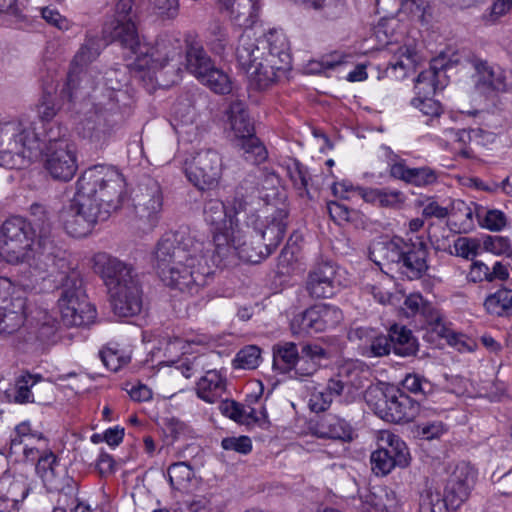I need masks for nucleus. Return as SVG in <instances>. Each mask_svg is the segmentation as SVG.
Segmentation results:
<instances>
[{
  "label": "nucleus",
  "instance_id": "nucleus-1",
  "mask_svg": "<svg viewBox=\"0 0 512 512\" xmlns=\"http://www.w3.org/2000/svg\"><path fill=\"white\" fill-rule=\"evenodd\" d=\"M92 268L109 288L112 310L118 317H132L142 310V290L133 268L106 252H97Z\"/></svg>",
  "mask_w": 512,
  "mask_h": 512
},
{
  "label": "nucleus",
  "instance_id": "nucleus-2",
  "mask_svg": "<svg viewBox=\"0 0 512 512\" xmlns=\"http://www.w3.org/2000/svg\"><path fill=\"white\" fill-rule=\"evenodd\" d=\"M125 188L124 176L112 166L88 168L77 181V191L106 219L122 206Z\"/></svg>",
  "mask_w": 512,
  "mask_h": 512
},
{
  "label": "nucleus",
  "instance_id": "nucleus-3",
  "mask_svg": "<svg viewBox=\"0 0 512 512\" xmlns=\"http://www.w3.org/2000/svg\"><path fill=\"white\" fill-rule=\"evenodd\" d=\"M428 255V247L420 238L406 241L395 237L389 241H375L369 248V257L375 264L394 265L410 280L420 279L427 272Z\"/></svg>",
  "mask_w": 512,
  "mask_h": 512
},
{
  "label": "nucleus",
  "instance_id": "nucleus-4",
  "mask_svg": "<svg viewBox=\"0 0 512 512\" xmlns=\"http://www.w3.org/2000/svg\"><path fill=\"white\" fill-rule=\"evenodd\" d=\"M231 233H217L214 236L213 263L218 267H227L238 258L248 263H259L272 251L259 239L247 243L246 235L230 220Z\"/></svg>",
  "mask_w": 512,
  "mask_h": 512
},
{
  "label": "nucleus",
  "instance_id": "nucleus-5",
  "mask_svg": "<svg viewBox=\"0 0 512 512\" xmlns=\"http://www.w3.org/2000/svg\"><path fill=\"white\" fill-rule=\"evenodd\" d=\"M34 237L37 235L31 231L27 221L20 217L6 220L0 230V255L12 264L28 262L37 258L46 267L57 265V261L45 262L44 257H39L38 245L34 248Z\"/></svg>",
  "mask_w": 512,
  "mask_h": 512
},
{
  "label": "nucleus",
  "instance_id": "nucleus-6",
  "mask_svg": "<svg viewBox=\"0 0 512 512\" xmlns=\"http://www.w3.org/2000/svg\"><path fill=\"white\" fill-rule=\"evenodd\" d=\"M38 149L33 132L19 121H9L0 127V166L20 169L30 163L33 150Z\"/></svg>",
  "mask_w": 512,
  "mask_h": 512
},
{
  "label": "nucleus",
  "instance_id": "nucleus-7",
  "mask_svg": "<svg viewBox=\"0 0 512 512\" xmlns=\"http://www.w3.org/2000/svg\"><path fill=\"white\" fill-rule=\"evenodd\" d=\"M203 252L204 242L190 233H166L158 241L154 252L157 272L163 273L165 278L172 279L175 271L171 266L189 261L190 257Z\"/></svg>",
  "mask_w": 512,
  "mask_h": 512
},
{
  "label": "nucleus",
  "instance_id": "nucleus-8",
  "mask_svg": "<svg viewBox=\"0 0 512 512\" xmlns=\"http://www.w3.org/2000/svg\"><path fill=\"white\" fill-rule=\"evenodd\" d=\"M261 48L265 52L264 61L267 67L264 71L254 72V77L260 89H266L291 69L289 43L282 31L271 29L260 38Z\"/></svg>",
  "mask_w": 512,
  "mask_h": 512
},
{
  "label": "nucleus",
  "instance_id": "nucleus-9",
  "mask_svg": "<svg viewBox=\"0 0 512 512\" xmlns=\"http://www.w3.org/2000/svg\"><path fill=\"white\" fill-rule=\"evenodd\" d=\"M182 53L181 41L170 35H161L155 41L154 46L148 50H143L140 45L136 55L133 67L142 80L145 76L149 77L151 82L159 83L156 73L166 67L171 61L180 57Z\"/></svg>",
  "mask_w": 512,
  "mask_h": 512
},
{
  "label": "nucleus",
  "instance_id": "nucleus-10",
  "mask_svg": "<svg viewBox=\"0 0 512 512\" xmlns=\"http://www.w3.org/2000/svg\"><path fill=\"white\" fill-rule=\"evenodd\" d=\"M99 55L94 39H88L74 56L67 75L66 83L61 91L63 97L74 101L89 95L96 86L93 70L88 64Z\"/></svg>",
  "mask_w": 512,
  "mask_h": 512
},
{
  "label": "nucleus",
  "instance_id": "nucleus-11",
  "mask_svg": "<svg viewBox=\"0 0 512 512\" xmlns=\"http://www.w3.org/2000/svg\"><path fill=\"white\" fill-rule=\"evenodd\" d=\"M35 470L48 491L61 495V501L74 499L78 495V482L68 474L52 451H44L38 457Z\"/></svg>",
  "mask_w": 512,
  "mask_h": 512
},
{
  "label": "nucleus",
  "instance_id": "nucleus-12",
  "mask_svg": "<svg viewBox=\"0 0 512 512\" xmlns=\"http://www.w3.org/2000/svg\"><path fill=\"white\" fill-rule=\"evenodd\" d=\"M60 221L72 237L82 238L91 233L98 221H105L96 205H92L78 191L67 206L60 211Z\"/></svg>",
  "mask_w": 512,
  "mask_h": 512
},
{
  "label": "nucleus",
  "instance_id": "nucleus-13",
  "mask_svg": "<svg viewBox=\"0 0 512 512\" xmlns=\"http://www.w3.org/2000/svg\"><path fill=\"white\" fill-rule=\"evenodd\" d=\"M68 281L63 284L58 306L61 321L66 326H85L94 322L96 318L95 308L87 301L80 289V281L72 279V287Z\"/></svg>",
  "mask_w": 512,
  "mask_h": 512
},
{
  "label": "nucleus",
  "instance_id": "nucleus-14",
  "mask_svg": "<svg viewBox=\"0 0 512 512\" xmlns=\"http://www.w3.org/2000/svg\"><path fill=\"white\" fill-rule=\"evenodd\" d=\"M172 268L175 271L172 274V279L165 278V275L160 273L161 280L165 285L191 295L198 293L200 287L207 283V278L212 273L204 252L195 257L192 256L189 261H183Z\"/></svg>",
  "mask_w": 512,
  "mask_h": 512
},
{
  "label": "nucleus",
  "instance_id": "nucleus-15",
  "mask_svg": "<svg viewBox=\"0 0 512 512\" xmlns=\"http://www.w3.org/2000/svg\"><path fill=\"white\" fill-rule=\"evenodd\" d=\"M380 397L374 404L375 413L385 421L404 423L414 420L420 411L419 403L396 388L379 392Z\"/></svg>",
  "mask_w": 512,
  "mask_h": 512
},
{
  "label": "nucleus",
  "instance_id": "nucleus-16",
  "mask_svg": "<svg viewBox=\"0 0 512 512\" xmlns=\"http://www.w3.org/2000/svg\"><path fill=\"white\" fill-rule=\"evenodd\" d=\"M45 168L59 181H70L78 170L74 145L65 137L50 139L46 146Z\"/></svg>",
  "mask_w": 512,
  "mask_h": 512
},
{
  "label": "nucleus",
  "instance_id": "nucleus-17",
  "mask_svg": "<svg viewBox=\"0 0 512 512\" xmlns=\"http://www.w3.org/2000/svg\"><path fill=\"white\" fill-rule=\"evenodd\" d=\"M134 1L118 0L115 7V18L104 28V32L113 42H118L131 53H137L140 46L137 29L132 19Z\"/></svg>",
  "mask_w": 512,
  "mask_h": 512
},
{
  "label": "nucleus",
  "instance_id": "nucleus-18",
  "mask_svg": "<svg viewBox=\"0 0 512 512\" xmlns=\"http://www.w3.org/2000/svg\"><path fill=\"white\" fill-rule=\"evenodd\" d=\"M222 168L220 154L215 150L208 149L198 152L191 161L186 162L185 173L194 186L204 190L218 184Z\"/></svg>",
  "mask_w": 512,
  "mask_h": 512
},
{
  "label": "nucleus",
  "instance_id": "nucleus-19",
  "mask_svg": "<svg viewBox=\"0 0 512 512\" xmlns=\"http://www.w3.org/2000/svg\"><path fill=\"white\" fill-rule=\"evenodd\" d=\"M163 209V193L160 184L154 179H147L139 185L134 197L135 216L148 229L154 228Z\"/></svg>",
  "mask_w": 512,
  "mask_h": 512
},
{
  "label": "nucleus",
  "instance_id": "nucleus-20",
  "mask_svg": "<svg viewBox=\"0 0 512 512\" xmlns=\"http://www.w3.org/2000/svg\"><path fill=\"white\" fill-rule=\"evenodd\" d=\"M265 52L261 48L260 38H257L251 30H245L238 38L235 48V57L239 67L244 70L252 86L260 89L259 83L254 77V72L264 71L267 67L264 61Z\"/></svg>",
  "mask_w": 512,
  "mask_h": 512
},
{
  "label": "nucleus",
  "instance_id": "nucleus-21",
  "mask_svg": "<svg viewBox=\"0 0 512 512\" xmlns=\"http://www.w3.org/2000/svg\"><path fill=\"white\" fill-rule=\"evenodd\" d=\"M30 214L31 220L28 224L31 231L37 235L39 257H44L45 261H52L53 263L62 260L63 251L54 240L52 223L45 207L37 203L32 204Z\"/></svg>",
  "mask_w": 512,
  "mask_h": 512
},
{
  "label": "nucleus",
  "instance_id": "nucleus-22",
  "mask_svg": "<svg viewBox=\"0 0 512 512\" xmlns=\"http://www.w3.org/2000/svg\"><path fill=\"white\" fill-rule=\"evenodd\" d=\"M475 70V89L482 94L490 95L494 92H507L512 90V71H505L490 65L487 61L475 58L471 61Z\"/></svg>",
  "mask_w": 512,
  "mask_h": 512
},
{
  "label": "nucleus",
  "instance_id": "nucleus-23",
  "mask_svg": "<svg viewBox=\"0 0 512 512\" xmlns=\"http://www.w3.org/2000/svg\"><path fill=\"white\" fill-rule=\"evenodd\" d=\"M243 184L238 187L237 196L233 201L234 216H231L224 203L219 199H209L204 203L203 216L205 222L213 227V237L217 233H231L230 220L233 219L234 225H238L237 215L245 211L247 201L243 199Z\"/></svg>",
  "mask_w": 512,
  "mask_h": 512
},
{
  "label": "nucleus",
  "instance_id": "nucleus-24",
  "mask_svg": "<svg viewBox=\"0 0 512 512\" xmlns=\"http://www.w3.org/2000/svg\"><path fill=\"white\" fill-rule=\"evenodd\" d=\"M384 150L391 177L416 187L431 186L438 181V174L434 169L428 166L410 168L391 148L384 147Z\"/></svg>",
  "mask_w": 512,
  "mask_h": 512
},
{
  "label": "nucleus",
  "instance_id": "nucleus-25",
  "mask_svg": "<svg viewBox=\"0 0 512 512\" xmlns=\"http://www.w3.org/2000/svg\"><path fill=\"white\" fill-rule=\"evenodd\" d=\"M475 479L476 472L468 463L460 462L454 466L444 488L450 508L457 509L468 499Z\"/></svg>",
  "mask_w": 512,
  "mask_h": 512
},
{
  "label": "nucleus",
  "instance_id": "nucleus-26",
  "mask_svg": "<svg viewBox=\"0 0 512 512\" xmlns=\"http://www.w3.org/2000/svg\"><path fill=\"white\" fill-rule=\"evenodd\" d=\"M341 320L339 308L322 303L306 309L300 316L299 325L307 333H318L335 327Z\"/></svg>",
  "mask_w": 512,
  "mask_h": 512
},
{
  "label": "nucleus",
  "instance_id": "nucleus-27",
  "mask_svg": "<svg viewBox=\"0 0 512 512\" xmlns=\"http://www.w3.org/2000/svg\"><path fill=\"white\" fill-rule=\"evenodd\" d=\"M336 269L329 262L317 264L309 273L305 289L315 299L330 298L335 294Z\"/></svg>",
  "mask_w": 512,
  "mask_h": 512
},
{
  "label": "nucleus",
  "instance_id": "nucleus-28",
  "mask_svg": "<svg viewBox=\"0 0 512 512\" xmlns=\"http://www.w3.org/2000/svg\"><path fill=\"white\" fill-rule=\"evenodd\" d=\"M78 133L96 148H102L112 137L113 125L104 113L95 111L80 122Z\"/></svg>",
  "mask_w": 512,
  "mask_h": 512
},
{
  "label": "nucleus",
  "instance_id": "nucleus-29",
  "mask_svg": "<svg viewBox=\"0 0 512 512\" xmlns=\"http://www.w3.org/2000/svg\"><path fill=\"white\" fill-rule=\"evenodd\" d=\"M313 435L318 438L350 442L353 440L354 431L350 423L335 415H323L312 427Z\"/></svg>",
  "mask_w": 512,
  "mask_h": 512
},
{
  "label": "nucleus",
  "instance_id": "nucleus-30",
  "mask_svg": "<svg viewBox=\"0 0 512 512\" xmlns=\"http://www.w3.org/2000/svg\"><path fill=\"white\" fill-rule=\"evenodd\" d=\"M288 211L286 208H277L266 217L264 229L257 234L259 238L272 252L278 247L284 238L287 228Z\"/></svg>",
  "mask_w": 512,
  "mask_h": 512
},
{
  "label": "nucleus",
  "instance_id": "nucleus-31",
  "mask_svg": "<svg viewBox=\"0 0 512 512\" xmlns=\"http://www.w3.org/2000/svg\"><path fill=\"white\" fill-rule=\"evenodd\" d=\"M230 20L240 27H251L258 18L259 0H218Z\"/></svg>",
  "mask_w": 512,
  "mask_h": 512
},
{
  "label": "nucleus",
  "instance_id": "nucleus-32",
  "mask_svg": "<svg viewBox=\"0 0 512 512\" xmlns=\"http://www.w3.org/2000/svg\"><path fill=\"white\" fill-rule=\"evenodd\" d=\"M26 298L12 297L9 303L0 306V334H12L25 322Z\"/></svg>",
  "mask_w": 512,
  "mask_h": 512
},
{
  "label": "nucleus",
  "instance_id": "nucleus-33",
  "mask_svg": "<svg viewBox=\"0 0 512 512\" xmlns=\"http://www.w3.org/2000/svg\"><path fill=\"white\" fill-rule=\"evenodd\" d=\"M225 391L226 378L216 369L206 371L196 384L197 396L208 403L219 400Z\"/></svg>",
  "mask_w": 512,
  "mask_h": 512
},
{
  "label": "nucleus",
  "instance_id": "nucleus-34",
  "mask_svg": "<svg viewBox=\"0 0 512 512\" xmlns=\"http://www.w3.org/2000/svg\"><path fill=\"white\" fill-rule=\"evenodd\" d=\"M226 114L227 124L237 139L241 140L255 134L254 125L244 102L240 100L231 102Z\"/></svg>",
  "mask_w": 512,
  "mask_h": 512
},
{
  "label": "nucleus",
  "instance_id": "nucleus-35",
  "mask_svg": "<svg viewBox=\"0 0 512 512\" xmlns=\"http://www.w3.org/2000/svg\"><path fill=\"white\" fill-rule=\"evenodd\" d=\"M389 338L392 351L401 357L414 356L418 351L417 339L405 326L394 324L390 327Z\"/></svg>",
  "mask_w": 512,
  "mask_h": 512
},
{
  "label": "nucleus",
  "instance_id": "nucleus-36",
  "mask_svg": "<svg viewBox=\"0 0 512 512\" xmlns=\"http://www.w3.org/2000/svg\"><path fill=\"white\" fill-rule=\"evenodd\" d=\"M214 63L207 54L203 46L199 43L192 42L186 49V69L198 80L206 74Z\"/></svg>",
  "mask_w": 512,
  "mask_h": 512
},
{
  "label": "nucleus",
  "instance_id": "nucleus-37",
  "mask_svg": "<svg viewBox=\"0 0 512 512\" xmlns=\"http://www.w3.org/2000/svg\"><path fill=\"white\" fill-rule=\"evenodd\" d=\"M359 384V371L350 365H345L328 380L325 389L334 399L341 396L345 390L350 391L352 387H357Z\"/></svg>",
  "mask_w": 512,
  "mask_h": 512
},
{
  "label": "nucleus",
  "instance_id": "nucleus-38",
  "mask_svg": "<svg viewBox=\"0 0 512 512\" xmlns=\"http://www.w3.org/2000/svg\"><path fill=\"white\" fill-rule=\"evenodd\" d=\"M381 449L389 454L390 458L399 467H406L410 461V454L405 442L389 431H382L380 436Z\"/></svg>",
  "mask_w": 512,
  "mask_h": 512
},
{
  "label": "nucleus",
  "instance_id": "nucleus-39",
  "mask_svg": "<svg viewBox=\"0 0 512 512\" xmlns=\"http://www.w3.org/2000/svg\"><path fill=\"white\" fill-rule=\"evenodd\" d=\"M25 321L30 327L38 330L41 338H49L57 330V320L42 308H35L29 313L25 311Z\"/></svg>",
  "mask_w": 512,
  "mask_h": 512
},
{
  "label": "nucleus",
  "instance_id": "nucleus-40",
  "mask_svg": "<svg viewBox=\"0 0 512 512\" xmlns=\"http://www.w3.org/2000/svg\"><path fill=\"white\" fill-rule=\"evenodd\" d=\"M206 45L214 55L224 58L230 46L227 27L219 22L212 23L207 31Z\"/></svg>",
  "mask_w": 512,
  "mask_h": 512
},
{
  "label": "nucleus",
  "instance_id": "nucleus-41",
  "mask_svg": "<svg viewBox=\"0 0 512 512\" xmlns=\"http://www.w3.org/2000/svg\"><path fill=\"white\" fill-rule=\"evenodd\" d=\"M299 355L294 342H280L273 346L274 366L282 372H291L296 360H299Z\"/></svg>",
  "mask_w": 512,
  "mask_h": 512
},
{
  "label": "nucleus",
  "instance_id": "nucleus-42",
  "mask_svg": "<svg viewBox=\"0 0 512 512\" xmlns=\"http://www.w3.org/2000/svg\"><path fill=\"white\" fill-rule=\"evenodd\" d=\"M42 380L39 374L33 375L28 372L20 375L14 385L13 401L18 404L33 403L34 394L32 389Z\"/></svg>",
  "mask_w": 512,
  "mask_h": 512
},
{
  "label": "nucleus",
  "instance_id": "nucleus-43",
  "mask_svg": "<svg viewBox=\"0 0 512 512\" xmlns=\"http://www.w3.org/2000/svg\"><path fill=\"white\" fill-rule=\"evenodd\" d=\"M425 327L432 332H435L441 338H454V333L450 329L443 313L433 304L427 307L424 311V316L421 319Z\"/></svg>",
  "mask_w": 512,
  "mask_h": 512
},
{
  "label": "nucleus",
  "instance_id": "nucleus-44",
  "mask_svg": "<svg viewBox=\"0 0 512 512\" xmlns=\"http://www.w3.org/2000/svg\"><path fill=\"white\" fill-rule=\"evenodd\" d=\"M170 485L176 490H185L194 477V472L188 462L180 461L171 464L167 470Z\"/></svg>",
  "mask_w": 512,
  "mask_h": 512
},
{
  "label": "nucleus",
  "instance_id": "nucleus-45",
  "mask_svg": "<svg viewBox=\"0 0 512 512\" xmlns=\"http://www.w3.org/2000/svg\"><path fill=\"white\" fill-rule=\"evenodd\" d=\"M199 81L217 94H228L232 90L228 74L215 65Z\"/></svg>",
  "mask_w": 512,
  "mask_h": 512
},
{
  "label": "nucleus",
  "instance_id": "nucleus-46",
  "mask_svg": "<svg viewBox=\"0 0 512 512\" xmlns=\"http://www.w3.org/2000/svg\"><path fill=\"white\" fill-rule=\"evenodd\" d=\"M484 307L489 314L502 316L512 310V290L500 289L492 295H489Z\"/></svg>",
  "mask_w": 512,
  "mask_h": 512
},
{
  "label": "nucleus",
  "instance_id": "nucleus-47",
  "mask_svg": "<svg viewBox=\"0 0 512 512\" xmlns=\"http://www.w3.org/2000/svg\"><path fill=\"white\" fill-rule=\"evenodd\" d=\"M240 147L243 150V156L246 161L258 165L266 161L268 152L259 138L254 135L240 140Z\"/></svg>",
  "mask_w": 512,
  "mask_h": 512
},
{
  "label": "nucleus",
  "instance_id": "nucleus-48",
  "mask_svg": "<svg viewBox=\"0 0 512 512\" xmlns=\"http://www.w3.org/2000/svg\"><path fill=\"white\" fill-rule=\"evenodd\" d=\"M450 504L446 496L442 497L440 492L427 489L422 495L419 505L420 512H446Z\"/></svg>",
  "mask_w": 512,
  "mask_h": 512
},
{
  "label": "nucleus",
  "instance_id": "nucleus-49",
  "mask_svg": "<svg viewBox=\"0 0 512 512\" xmlns=\"http://www.w3.org/2000/svg\"><path fill=\"white\" fill-rule=\"evenodd\" d=\"M261 351L255 345H248L242 348L233 360V365L238 369H255L259 366Z\"/></svg>",
  "mask_w": 512,
  "mask_h": 512
},
{
  "label": "nucleus",
  "instance_id": "nucleus-50",
  "mask_svg": "<svg viewBox=\"0 0 512 512\" xmlns=\"http://www.w3.org/2000/svg\"><path fill=\"white\" fill-rule=\"evenodd\" d=\"M402 386L413 394L430 395L434 391V385L425 377L411 373L407 374L402 381Z\"/></svg>",
  "mask_w": 512,
  "mask_h": 512
},
{
  "label": "nucleus",
  "instance_id": "nucleus-51",
  "mask_svg": "<svg viewBox=\"0 0 512 512\" xmlns=\"http://www.w3.org/2000/svg\"><path fill=\"white\" fill-rule=\"evenodd\" d=\"M417 205L422 207L421 214L425 219L443 220L449 216V208L440 205L433 197L418 200Z\"/></svg>",
  "mask_w": 512,
  "mask_h": 512
},
{
  "label": "nucleus",
  "instance_id": "nucleus-52",
  "mask_svg": "<svg viewBox=\"0 0 512 512\" xmlns=\"http://www.w3.org/2000/svg\"><path fill=\"white\" fill-rule=\"evenodd\" d=\"M438 71L435 64H433L428 70L422 71L417 79H416V85L415 88L417 90V93L423 94V95H431L436 90V77H437Z\"/></svg>",
  "mask_w": 512,
  "mask_h": 512
},
{
  "label": "nucleus",
  "instance_id": "nucleus-53",
  "mask_svg": "<svg viewBox=\"0 0 512 512\" xmlns=\"http://www.w3.org/2000/svg\"><path fill=\"white\" fill-rule=\"evenodd\" d=\"M372 470L376 475H387L397 466L384 449H377L371 454Z\"/></svg>",
  "mask_w": 512,
  "mask_h": 512
},
{
  "label": "nucleus",
  "instance_id": "nucleus-54",
  "mask_svg": "<svg viewBox=\"0 0 512 512\" xmlns=\"http://www.w3.org/2000/svg\"><path fill=\"white\" fill-rule=\"evenodd\" d=\"M146 154L148 161L154 165H162L168 163L172 157V151L164 142H157L147 147Z\"/></svg>",
  "mask_w": 512,
  "mask_h": 512
},
{
  "label": "nucleus",
  "instance_id": "nucleus-55",
  "mask_svg": "<svg viewBox=\"0 0 512 512\" xmlns=\"http://www.w3.org/2000/svg\"><path fill=\"white\" fill-rule=\"evenodd\" d=\"M476 216L480 225L491 231H499L506 226V216L500 210L485 211L484 215L476 213Z\"/></svg>",
  "mask_w": 512,
  "mask_h": 512
},
{
  "label": "nucleus",
  "instance_id": "nucleus-56",
  "mask_svg": "<svg viewBox=\"0 0 512 512\" xmlns=\"http://www.w3.org/2000/svg\"><path fill=\"white\" fill-rule=\"evenodd\" d=\"M428 8L426 0H400V11L421 22L425 21Z\"/></svg>",
  "mask_w": 512,
  "mask_h": 512
},
{
  "label": "nucleus",
  "instance_id": "nucleus-57",
  "mask_svg": "<svg viewBox=\"0 0 512 512\" xmlns=\"http://www.w3.org/2000/svg\"><path fill=\"white\" fill-rule=\"evenodd\" d=\"M453 247L457 256L472 259L477 255L480 243L473 238L459 237L455 240Z\"/></svg>",
  "mask_w": 512,
  "mask_h": 512
},
{
  "label": "nucleus",
  "instance_id": "nucleus-58",
  "mask_svg": "<svg viewBox=\"0 0 512 512\" xmlns=\"http://www.w3.org/2000/svg\"><path fill=\"white\" fill-rule=\"evenodd\" d=\"M447 431V426L442 421H432L418 424L416 433L425 440H433L441 437Z\"/></svg>",
  "mask_w": 512,
  "mask_h": 512
},
{
  "label": "nucleus",
  "instance_id": "nucleus-59",
  "mask_svg": "<svg viewBox=\"0 0 512 512\" xmlns=\"http://www.w3.org/2000/svg\"><path fill=\"white\" fill-rule=\"evenodd\" d=\"M318 369V365L313 361H310L307 358H304L302 355H299V360H296V365H293L292 367V377L297 380L304 381L307 378L313 376L318 371Z\"/></svg>",
  "mask_w": 512,
  "mask_h": 512
},
{
  "label": "nucleus",
  "instance_id": "nucleus-60",
  "mask_svg": "<svg viewBox=\"0 0 512 512\" xmlns=\"http://www.w3.org/2000/svg\"><path fill=\"white\" fill-rule=\"evenodd\" d=\"M301 355L313 361L319 368L322 360H328L330 358L329 351L316 343H305L301 347Z\"/></svg>",
  "mask_w": 512,
  "mask_h": 512
},
{
  "label": "nucleus",
  "instance_id": "nucleus-61",
  "mask_svg": "<svg viewBox=\"0 0 512 512\" xmlns=\"http://www.w3.org/2000/svg\"><path fill=\"white\" fill-rule=\"evenodd\" d=\"M188 512H220L212 497L198 495L186 502Z\"/></svg>",
  "mask_w": 512,
  "mask_h": 512
},
{
  "label": "nucleus",
  "instance_id": "nucleus-62",
  "mask_svg": "<svg viewBox=\"0 0 512 512\" xmlns=\"http://www.w3.org/2000/svg\"><path fill=\"white\" fill-rule=\"evenodd\" d=\"M100 357L103 364L111 371L117 372L122 366L130 361L129 356L119 355L117 351L105 349L100 351Z\"/></svg>",
  "mask_w": 512,
  "mask_h": 512
},
{
  "label": "nucleus",
  "instance_id": "nucleus-63",
  "mask_svg": "<svg viewBox=\"0 0 512 512\" xmlns=\"http://www.w3.org/2000/svg\"><path fill=\"white\" fill-rule=\"evenodd\" d=\"M413 105L418 108L424 115L430 116L432 118L439 117L442 113L441 104L429 97V95H424V97H418L413 99Z\"/></svg>",
  "mask_w": 512,
  "mask_h": 512
},
{
  "label": "nucleus",
  "instance_id": "nucleus-64",
  "mask_svg": "<svg viewBox=\"0 0 512 512\" xmlns=\"http://www.w3.org/2000/svg\"><path fill=\"white\" fill-rule=\"evenodd\" d=\"M333 398L324 388L311 394L308 406L312 412L320 413L326 411L332 404Z\"/></svg>",
  "mask_w": 512,
  "mask_h": 512
}]
</instances>
